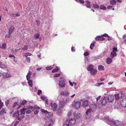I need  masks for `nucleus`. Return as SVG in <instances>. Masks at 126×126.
Segmentation results:
<instances>
[{"label": "nucleus", "instance_id": "nucleus-1", "mask_svg": "<svg viewBox=\"0 0 126 126\" xmlns=\"http://www.w3.org/2000/svg\"><path fill=\"white\" fill-rule=\"evenodd\" d=\"M125 94L123 92H120L118 94L115 95V96L116 99L119 100V99H121L124 96Z\"/></svg>", "mask_w": 126, "mask_h": 126}, {"label": "nucleus", "instance_id": "nucleus-2", "mask_svg": "<svg viewBox=\"0 0 126 126\" xmlns=\"http://www.w3.org/2000/svg\"><path fill=\"white\" fill-rule=\"evenodd\" d=\"M68 121L70 126L73 125L76 123L75 119L74 118H71L70 119H67L65 121Z\"/></svg>", "mask_w": 126, "mask_h": 126}, {"label": "nucleus", "instance_id": "nucleus-3", "mask_svg": "<svg viewBox=\"0 0 126 126\" xmlns=\"http://www.w3.org/2000/svg\"><path fill=\"white\" fill-rule=\"evenodd\" d=\"M14 116L16 117V118L19 121H20L21 120V119L20 117V114L19 113V111H17L16 112H15L14 113Z\"/></svg>", "mask_w": 126, "mask_h": 126}, {"label": "nucleus", "instance_id": "nucleus-4", "mask_svg": "<svg viewBox=\"0 0 126 126\" xmlns=\"http://www.w3.org/2000/svg\"><path fill=\"white\" fill-rule=\"evenodd\" d=\"M81 103L79 101H77L76 102H74L72 105H73L74 104L75 105V107L76 109H78L79 108L80 106Z\"/></svg>", "mask_w": 126, "mask_h": 126}, {"label": "nucleus", "instance_id": "nucleus-5", "mask_svg": "<svg viewBox=\"0 0 126 126\" xmlns=\"http://www.w3.org/2000/svg\"><path fill=\"white\" fill-rule=\"evenodd\" d=\"M115 99L114 96L112 95H109L107 97V99L109 102H111Z\"/></svg>", "mask_w": 126, "mask_h": 126}, {"label": "nucleus", "instance_id": "nucleus-6", "mask_svg": "<svg viewBox=\"0 0 126 126\" xmlns=\"http://www.w3.org/2000/svg\"><path fill=\"white\" fill-rule=\"evenodd\" d=\"M59 86L61 88L64 87H65V84L64 81L63 80H62L59 81Z\"/></svg>", "mask_w": 126, "mask_h": 126}, {"label": "nucleus", "instance_id": "nucleus-7", "mask_svg": "<svg viewBox=\"0 0 126 126\" xmlns=\"http://www.w3.org/2000/svg\"><path fill=\"white\" fill-rule=\"evenodd\" d=\"M111 123L113 124L114 126H118L119 124V121L117 120L116 121L111 120Z\"/></svg>", "mask_w": 126, "mask_h": 126}, {"label": "nucleus", "instance_id": "nucleus-8", "mask_svg": "<svg viewBox=\"0 0 126 126\" xmlns=\"http://www.w3.org/2000/svg\"><path fill=\"white\" fill-rule=\"evenodd\" d=\"M51 107L53 108V111H55L57 108V105L55 103H53L52 102L51 103Z\"/></svg>", "mask_w": 126, "mask_h": 126}, {"label": "nucleus", "instance_id": "nucleus-9", "mask_svg": "<svg viewBox=\"0 0 126 126\" xmlns=\"http://www.w3.org/2000/svg\"><path fill=\"white\" fill-rule=\"evenodd\" d=\"M121 105L123 107H126V99H123L121 101Z\"/></svg>", "mask_w": 126, "mask_h": 126}, {"label": "nucleus", "instance_id": "nucleus-10", "mask_svg": "<svg viewBox=\"0 0 126 126\" xmlns=\"http://www.w3.org/2000/svg\"><path fill=\"white\" fill-rule=\"evenodd\" d=\"M70 99L69 98L67 97H65L64 98H63L62 101L65 104L69 102Z\"/></svg>", "mask_w": 126, "mask_h": 126}, {"label": "nucleus", "instance_id": "nucleus-11", "mask_svg": "<svg viewBox=\"0 0 126 126\" xmlns=\"http://www.w3.org/2000/svg\"><path fill=\"white\" fill-rule=\"evenodd\" d=\"M94 66L92 64L89 65L87 67V70L89 71H91L94 69Z\"/></svg>", "mask_w": 126, "mask_h": 126}, {"label": "nucleus", "instance_id": "nucleus-12", "mask_svg": "<svg viewBox=\"0 0 126 126\" xmlns=\"http://www.w3.org/2000/svg\"><path fill=\"white\" fill-rule=\"evenodd\" d=\"M107 103V101L106 100V98L105 97H104L102 99L101 102V104L102 105L104 106L106 105Z\"/></svg>", "mask_w": 126, "mask_h": 126}, {"label": "nucleus", "instance_id": "nucleus-13", "mask_svg": "<svg viewBox=\"0 0 126 126\" xmlns=\"http://www.w3.org/2000/svg\"><path fill=\"white\" fill-rule=\"evenodd\" d=\"M95 39L97 41H102L105 39L102 36H97Z\"/></svg>", "mask_w": 126, "mask_h": 126}, {"label": "nucleus", "instance_id": "nucleus-14", "mask_svg": "<svg viewBox=\"0 0 126 126\" xmlns=\"http://www.w3.org/2000/svg\"><path fill=\"white\" fill-rule=\"evenodd\" d=\"M97 71L96 69H94L90 71V73L91 75H94L96 73Z\"/></svg>", "mask_w": 126, "mask_h": 126}, {"label": "nucleus", "instance_id": "nucleus-15", "mask_svg": "<svg viewBox=\"0 0 126 126\" xmlns=\"http://www.w3.org/2000/svg\"><path fill=\"white\" fill-rule=\"evenodd\" d=\"M69 93L67 91L65 90L64 91H62L61 92V94L63 95H67L69 94Z\"/></svg>", "mask_w": 126, "mask_h": 126}, {"label": "nucleus", "instance_id": "nucleus-16", "mask_svg": "<svg viewBox=\"0 0 126 126\" xmlns=\"http://www.w3.org/2000/svg\"><path fill=\"white\" fill-rule=\"evenodd\" d=\"M65 103L62 101H60L59 103V106L61 108H63L64 107Z\"/></svg>", "mask_w": 126, "mask_h": 126}, {"label": "nucleus", "instance_id": "nucleus-17", "mask_svg": "<svg viewBox=\"0 0 126 126\" xmlns=\"http://www.w3.org/2000/svg\"><path fill=\"white\" fill-rule=\"evenodd\" d=\"M112 58H110L109 57L107 58L106 59V61L107 63L108 64L110 63L112 61Z\"/></svg>", "mask_w": 126, "mask_h": 126}, {"label": "nucleus", "instance_id": "nucleus-18", "mask_svg": "<svg viewBox=\"0 0 126 126\" xmlns=\"http://www.w3.org/2000/svg\"><path fill=\"white\" fill-rule=\"evenodd\" d=\"M87 4L85 5V6L87 8H90L91 6L90 5L91 2L89 0H87L85 1Z\"/></svg>", "mask_w": 126, "mask_h": 126}, {"label": "nucleus", "instance_id": "nucleus-19", "mask_svg": "<svg viewBox=\"0 0 126 126\" xmlns=\"http://www.w3.org/2000/svg\"><path fill=\"white\" fill-rule=\"evenodd\" d=\"M116 55L117 54L116 52L112 51L110 53V57L112 58H113L114 57L116 56Z\"/></svg>", "mask_w": 126, "mask_h": 126}, {"label": "nucleus", "instance_id": "nucleus-20", "mask_svg": "<svg viewBox=\"0 0 126 126\" xmlns=\"http://www.w3.org/2000/svg\"><path fill=\"white\" fill-rule=\"evenodd\" d=\"M88 101L85 100L83 101L82 103V105L83 107H86L88 106Z\"/></svg>", "mask_w": 126, "mask_h": 126}, {"label": "nucleus", "instance_id": "nucleus-21", "mask_svg": "<svg viewBox=\"0 0 126 126\" xmlns=\"http://www.w3.org/2000/svg\"><path fill=\"white\" fill-rule=\"evenodd\" d=\"M6 110L5 109H3L0 112V115H1L6 113Z\"/></svg>", "mask_w": 126, "mask_h": 126}, {"label": "nucleus", "instance_id": "nucleus-22", "mask_svg": "<svg viewBox=\"0 0 126 126\" xmlns=\"http://www.w3.org/2000/svg\"><path fill=\"white\" fill-rule=\"evenodd\" d=\"M32 73L31 71H29V73H28L27 75L26 76V78L28 80L30 79V76L31 75Z\"/></svg>", "mask_w": 126, "mask_h": 126}, {"label": "nucleus", "instance_id": "nucleus-23", "mask_svg": "<svg viewBox=\"0 0 126 126\" xmlns=\"http://www.w3.org/2000/svg\"><path fill=\"white\" fill-rule=\"evenodd\" d=\"M52 115V114L51 113L48 112L46 114V117L48 118L50 117Z\"/></svg>", "mask_w": 126, "mask_h": 126}, {"label": "nucleus", "instance_id": "nucleus-24", "mask_svg": "<svg viewBox=\"0 0 126 126\" xmlns=\"http://www.w3.org/2000/svg\"><path fill=\"white\" fill-rule=\"evenodd\" d=\"M92 109L91 108V107L90 108V109H88L86 111V115H88L89 114H90L91 112V110L92 111Z\"/></svg>", "mask_w": 126, "mask_h": 126}, {"label": "nucleus", "instance_id": "nucleus-25", "mask_svg": "<svg viewBox=\"0 0 126 126\" xmlns=\"http://www.w3.org/2000/svg\"><path fill=\"white\" fill-rule=\"evenodd\" d=\"M15 29V28L14 26H12L9 29V32L12 33V32L14 31Z\"/></svg>", "mask_w": 126, "mask_h": 126}, {"label": "nucleus", "instance_id": "nucleus-26", "mask_svg": "<svg viewBox=\"0 0 126 126\" xmlns=\"http://www.w3.org/2000/svg\"><path fill=\"white\" fill-rule=\"evenodd\" d=\"M6 67V66L4 64H2L1 62H0V67L1 68H4Z\"/></svg>", "mask_w": 126, "mask_h": 126}, {"label": "nucleus", "instance_id": "nucleus-27", "mask_svg": "<svg viewBox=\"0 0 126 126\" xmlns=\"http://www.w3.org/2000/svg\"><path fill=\"white\" fill-rule=\"evenodd\" d=\"M20 115H22L23 114H25V110L22 109L20 111Z\"/></svg>", "mask_w": 126, "mask_h": 126}, {"label": "nucleus", "instance_id": "nucleus-28", "mask_svg": "<svg viewBox=\"0 0 126 126\" xmlns=\"http://www.w3.org/2000/svg\"><path fill=\"white\" fill-rule=\"evenodd\" d=\"M28 83L29 85L31 87H32V81L30 80H28Z\"/></svg>", "mask_w": 126, "mask_h": 126}, {"label": "nucleus", "instance_id": "nucleus-29", "mask_svg": "<svg viewBox=\"0 0 126 126\" xmlns=\"http://www.w3.org/2000/svg\"><path fill=\"white\" fill-rule=\"evenodd\" d=\"M104 68V67L102 65H99L98 68V69L100 70H103Z\"/></svg>", "mask_w": 126, "mask_h": 126}, {"label": "nucleus", "instance_id": "nucleus-30", "mask_svg": "<svg viewBox=\"0 0 126 126\" xmlns=\"http://www.w3.org/2000/svg\"><path fill=\"white\" fill-rule=\"evenodd\" d=\"M63 126H70V124H69L68 122V121H65V122L63 124Z\"/></svg>", "mask_w": 126, "mask_h": 126}, {"label": "nucleus", "instance_id": "nucleus-31", "mask_svg": "<svg viewBox=\"0 0 126 126\" xmlns=\"http://www.w3.org/2000/svg\"><path fill=\"white\" fill-rule=\"evenodd\" d=\"M6 44L4 43L2 44V47H0V48L1 49H5L6 48Z\"/></svg>", "mask_w": 126, "mask_h": 126}, {"label": "nucleus", "instance_id": "nucleus-32", "mask_svg": "<svg viewBox=\"0 0 126 126\" xmlns=\"http://www.w3.org/2000/svg\"><path fill=\"white\" fill-rule=\"evenodd\" d=\"M58 70L59 68L57 66V68H55L52 70V72L54 73L57 72L58 71Z\"/></svg>", "mask_w": 126, "mask_h": 126}, {"label": "nucleus", "instance_id": "nucleus-33", "mask_svg": "<svg viewBox=\"0 0 126 126\" xmlns=\"http://www.w3.org/2000/svg\"><path fill=\"white\" fill-rule=\"evenodd\" d=\"M12 34V33L10 32H9L8 34H6L5 36V38H9L11 36V34Z\"/></svg>", "mask_w": 126, "mask_h": 126}, {"label": "nucleus", "instance_id": "nucleus-34", "mask_svg": "<svg viewBox=\"0 0 126 126\" xmlns=\"http://www.w3.org/2000/svg\"><path fill=\"white\" fill-rule=\"evenodd\" d=\"M57 112L58 115H60L62 113V111L61 109H58L56 110Z\"/></svg>", "mask_w": 126, "mask_h": 126}, {"label": "nucleus", "instance_id": "nucleus-35", "mask_svg": "<svg viewBox=\"0 0 126 126\" xmlns=\"http://www.w3.org/2000/svg\"><path fill=\"white\" fill-rule=\"evenodd\" d=\"M110 4L112 5H114L115 4L116 2V1L115 0H111L110 1Z\"/></svg>", "mask_w": 126, "mask_h": 126}, {"label": "nucleus", "instance_id": "nucleus-36", "mask_svg": "<svg viewBox=\"0 0 126 126\" xmlns=\"http://www.w3.org/2000/svg\"><path fill=\"white\" fill-rule=\"evenodd\" d=\"M104 84V82H101L100 83H96L95 85V86L98 87H99L101 85Z\"/></svg>", "mask_w": 126, "mask_h": 126}, {"label": "nucleus", "instance_id": "nucleus-37", "mask_svg": "<svg viewBox=\"0 0 126 126\" xmlns=\"http://www.w3.org/2000/svg\"><path fill=\"white\" fill-rule=\"evenodd\" d=\"M39 36L40 35L39 34H35L34 35V38L35 39H39Z\"/></svg>", "mask_w": 126, "mask_h": 126}, {"label": "nucleus", "instance_id": "nucleus-38", "mask_svg": "<svg viewBox=\"0 0 126 126\" xmlns=\"http://www.w3.org/2000/svg\"><path fill=\"white\" fill-rule=\"evenodd\" d=\"M100 8L101 9L105 10L106 9V7L104 5H101L100 7Z\"/></svg>", "mask_w": 126, "mask_h": 126}, {"label": "nucleus", "instance_id": "nucleus-39", "mask_svg": "<svg viewBox=\"0 0 126 126\" xmlns=\"http://www.w3.org/2000/svg\"><path fill=\"white\" fill-rule=\"evenodd\" d=\"M76 118L77 119H80L81 118V116L80 114L79 113L77 114L76 115Z\"/></svg>", "mask_w": 126, "mask_h": 126}, {"label": "nucleus", "instance_id": "nucleus-40", "mask_svg": "<svg viewBox=\"0 0 126 126\" xmlns=\"http://www.w3.org/2000/svg\"><path fill=\"white\" fill-rule=\"evenodd\" d=\"M28 46L27 45H25L24 47L22 48V49L24 50H27L28 49Z\"/></svg>", "mask_w": 126, "mask_h": 126}, {"label": "nucleus", "instance_id": "nucleus-41", "mask_svg": "<svg viewBox=\"0 0 126 126\" xmlns=\"http://www.w3.org/2000/svg\"><path fill=\"white\" fill-rule=\"evenodd\" d=\"M94 46V43H92L91 44L90 46V48L91 49H92L93 48V47Z\"/></svg>", "mask_w": 126, "mask_h": 126}, {"label": "nucleus", "instance_id": "nucleus-42", "mask_svg": "<svg viewBox=\"0 0 126 126\" xmlns=\"http://www.w3.org/2000/svg\"><path fill=\"white\" fill-rule=\"evenodd\" d=\"M27 102V101L25 100H24L21 103V104L22 105H24L25 104H26Z\"/></svg>", "mask_w": 126, "mask_h": 126}, {"label": "nucleus", "instance_id": "nucleus-43", "mask_svg": "<svg viewBox=\"0 0 126 126\" xmlns=\"http://www.w3.org/2000/svg\"><path fill=\"white\" fill-rule=\"evenodd\" d=\"M93 5L94 7L95 8H99V6L97 4H93Z\"/></svg>", "mask_w": 126, "mask_h": 126}, {"label": "nucleus", "instance_id": "nucleus-44", "mask_svg": "<svg viewBox=\"0 0 126 126\" xmlns=\"http://www.w3.org/2000/svg\"><path fill=\"white\" fill-rule=\"evenodd\" d=\"M31 55H32V54L30 53H25V56L26 57H27L28 56H31Z\"/></svg>", "mask_w": 126, "mask_h": 126}, {"label": "nucleus", "instance_id": "nucleus-45", "mask_svg": "<svg viewBox=\"0 0 126 126\" xmlns=\"http://www.w3.org/2000/svg\"><path fill=\"white\" fill-rule=\"evenodd\" d=\"M41 111L44 113H46V114L48 112L47 110H45L43 109H41Z\"/></svg>", "mask_w": 126, "mask_h": 126}, {"label": "nucleus", "instance_id": "nucleus-46", "mask_svg": "<svg viewBox=\"0 0 126 126\" xmlns=\"http://www.w3.org/2000/svg\"><path fill=\"white\" fill-rule=\"evenodd\" d=\"M10 16L12 17H16V14H11L10 15Z\"/></svg>", "mask_w": 126, "mask_h": 126}, {"label": "nucleus", "instance_id": "nucleus-47", "mask_svg": "<svg viewBox=\"0 0 126 126\" xmlns=\"http://www.w3.org/2000/svg\"><path fill=\"white\" fill-rule=\"evenodd\" d=\"M26 60H27V61L28 63H30V58L29 57H26Z\"/></svg>", "mask_w": 126, "mask_h": 126}, {"label": "nucleus", "instance_id": "nucleus-48", "mask_svg": "<svg viewBox=\"0 0 126 126\" xmlns=\"http://www.w3.org/2000/svg\"><path fill=\"white\" fill-rule=\"evenodd\" d=\"M52 68L51 66L47 67H46V69L47 70H50L52 69Z\"/></svg>", "mask_w": 126, "mask_h": 126}, {"label": "nucleus", "instance_id": "nucleus-49", "mask_svg": "<svg viewBox=\"0 0 126 126\" xmlns=\"http://www.w3.org/2000/svg\"><path fill=\"white\" fill-rule=\"evenodd\" d=\"M6 78H8L11 77V75L8 74H5Z\"/></svg>", "mask_w": 126, "mask_h": 126}, {"label": "nucleus", "instance_id": "nucleus-50", "mask_svg": "<svg viewBox=\"0 0 126 126\" xmlns=\"http://www.w3.org/2000/svg\"><path fill=\"white\" fill-rule=\"evenodd\" d=\"M117 51H118V50H117V48H116L115 47H113V51H113L114 52H115Z\"/></svg>", "mask_w": 126, "mask_h": 126}, {"label": "nucleus", "instance_id": "nucleus-51", "mask_svg": "<svg viewBox=\"0 0 126 126\" xmlns=\"http://www.w3.org/2000/svg\"><path fill=\"white\" fill-rule=\"evenodd\" d=\"M9 100H7L5 102V104L6 106H7V105L9 104Z\"/></svg>", "mask_w": 126, "mask_h": 126}, {"label": "nucleus", "instance_id": "nucleus-52", "mask_svg": "<svg viewBox=\"0 0 126 126\" xmlns=\"http://www.w3.org/2000/svg\"><path fill=\"white\" fill-rule=\"evenodd\" d=\"M42 91L41 90H38L37 93V94H38V95H40V94H41L42 93Z\"/></svg>", "mask_w": 126, "mask_h": 126}, {"label": "nucleus", "instance_id": "nucleus-53", "mask_svg": "<svg viewBox=\"0 0 126 126\" xmlns=\"http://www.w3.org/2000/svg\"><path fill=\"white\" fill-rule=\"evenodd\" d=\"M79 2L82 4L84 3V2L83 0H79Z\"/></svg>", "mask_w": 126, "mask_h": 126}, {"label": "nucleus", "instance_id": "nucleus-54", "mask_svg": "<svg viewBox=\"0 0 126 126\" xmlns=\"http://www.w3.org/2000/svg\"><path fill=\"white\" fill-rule=\"evenodd\" d=\"M60 74H55L54 76V77H56L59 76Z\"/></svg>", "mask_w": 126, "mask_h": 126}, {"label": "nucleus", "instance_id": "nucleus-55", "mask_svg": "<svg viewBox=\"0 0 126 126\" xmlns=\"http://www.w3.org/2000/svg\"><path fill=\"white\" fill-rule=\"evenodd\" d=\"M40 98L43 100H46V98L44 96H41Z\"/></svg>", "mask_w": 126, "mask_h": 126}, {"label": "nucleus", "instance_id": "nucleus-56", "mask_svg": "<svg viewBox=\"0 0 126 126\" xmlns=\"http://www.w3.org/2000/svg\"><path fill=\"white\" fill-rule=\"evenodd\" d=\"M102 36H104L106 37H110V36L106 33L104 34Z\"/></svg>", "mask_w": 126, "mask_h": 126}, {"label": "nucleus", "instance_id": "nucleus-57", "mask_svg": "<svg viewBox=\"0 0 126 126\" xmlns=\"http://www.w3.org/2000/svg\"><path fill=\"white\" fill-rule=\"evenodd\" d=\"M36 21L37 23V25L38 26L40 24V21L39 20H36Z\"/></svg>", "mask_w": 126, "mask_h": 126}, {"label": "nucleus", "instance_id": "nucleus-58", "mask_svg": "<svg viewBox=\"0 0 126 126\" xmlns=\"http://www.w3.org/2000/svg\"><path fill=\"white\" fill-rule=\"evenodd\" d=\"M31 112V111L30 110H28L27 111L26 113L27 114H29Z\"/></svg>", "mask_w": 126, "mask_h": 126}, {"label": "nucleus", "instance_id": "nucleus-59", "mask_svg": "<svg viewBox=\"0 0 126 126\" xmlns=\"http://www.w3.org/2000/svg\"><path fill=\"white\" fill-rule=\"evenodd\" d=\"M3 105V103L0 102V110L2 108Z\"/></svg>", "mask_w": 126, "mask_h": 126}, {"label": "nucleus", "instance_id": "nucleus-60", "mask_svg": "<svg viewBox=\"0 0 126 126\" xmlns=\"http://www.w3.org/2000/svg\"><path fill=\"white\" fill-rule=\"evenodd\" d=\"M89 55V53L87 52H86L84 54V56H87Z\"/></svg>", "mask_w": 126, "mask_h": 126}, {"label": "nucleus", "instance_id": "nucleus-61", "mask_svg": "<svg viewBox=\"0 0 126 126\" xmlns=\"http://www.w3.org/2000/svg\"><path fill=\"white\" fill-rule=\"evenodd\" d=\"M69 82L70 85L71 86H73V83L71 82L70 81H69Z\"/></svg>", "mask_w": 126, "mask_h": 126}, {"label": "nucleus", "instance_id": "nucleus-62", "mask_svg": "<svg viewBox=\"0 0 126 126\" xmlns=\"http://www.w3.org/2000/svg\"><path fill=\"white\" fill-rule=\"evenodd\" d=\"M39 112L38 110H36L34 112V113L35 114H38Z\"/></svg>", "mask_w": 126, "mask_h": 126}, {"label": "nucleus", "instance_id": "nucleus-63", "mask_svg": "<svg viewBox=\"0 0 126 126\" xmlns=\"http://www.w3.org/2000/svg\"><path fill=\"white\" fill-rule=\"evenodd\" d=\"M71 113H72V112H71V111H69L68 113V114H67L68 116H70L71 114Z\"/></svg>", "mask_w": 126, "mask_h": 126}, {"label": "nucleus", "instance_id": "nucleus-64", "mask_svg": "<svg viewBox=\"0 0 126 126\" xmlns=\"http://www.w3.org/2000/svg\"><path fill=\"white\" fill-rule=\"evenodd\" d=\"M74 47H71V50L73 52H74L75 51V50L74 49Z\"/></svg>", "mask_w": 126, "mask_h": 126}]
</instances>
